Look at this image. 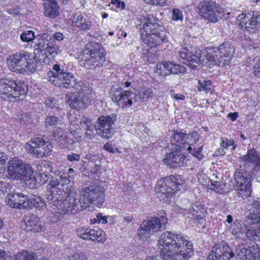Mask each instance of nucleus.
I'll return each instance as SVG.
<instances>
[{"label": "nucleus", "mask_w": 260, "mask_h": 260, "mask_svg": "<svg viewBox=\"0 0 260 260\" xmlns=\"http://www.w3.org/2000/svg\"><path fill=\"white\" fill-rule=\"evenodd\" d=\"M23 164L21 160L16 157L9 159L7 169L9 175L12 177L18 175L19 170L21 169Z\"/></svg>", "instance_id": "cd10ccee"}, {"label": "nucleus", "mask_w": 260, "mask_h": 260, "mask_svg": "<svg viewBox=\"0 0 260 260\" xmlns=\"http://www.w3.org/2000/svg\"><path fill=\"white\" fill-rule=\"evenodd\" d=\"M184 182L183 177L179 175H171L159 180L155 190L159 197L167 202L174 193L184 189Z\"/></svg>", "instance_id": "1a4fd4ad"}, {"label": "nucleus", "mask_w": 260, "mask_h": 260, "mask_svg": "<svg viewBox=\"0 0 260 260\" xmlns=\"http://www.w3.org/2000/svg\"><path fill=\"white\" fill-rule=\"evenodd\" d=\"M26 231H34L35 232H38V226L40 225L38 224V218L36 216H32L30 217H26L24 219Z\"/></svg>", "instance_id": "2f4dec72"}, {"label": "nucleus", "mask_w": 260, "mask_h": 260, "mask_svg": "<svg viewBox=\"0 0 260 260\" xmlns=\"http://www.w3.org/2000/svg\"><path fill=\"white\" fill-rule=\"evenodd\" d=\"M199 13L205 19L212 22H217L220 16L219 15V7L213 2H203L198 5Z\"/></svg>", "instance_id": "2eb2a0df"}, {"label": "nucleus", "mask_w": 260, "mask_h": 260, "mask_svg": "<svg viewBox=\"0 0 260 260\" xmlns=\"http://www.w3.org/2000/svg\"><path fill=\"white\" fill-rule=\"evenodd\" d=\"M60 118L55 116H48L45 118V126L46 127H53L60 124Z\"/></svg>", "instance_id": "ea45409f"}, {"label": "nucleus", "mask_w": 260, "mask_h": 260, "mask_svg": "<svg viewBox=\"0 0 260 260\" xmlns=\"http://www.w3.org/2000/svg\"><path fill=\"white\" fill-rule=\"evenodd\" d=\"M247 171L243 170L242 169H237L234 173V177L236 183H243L246 181H250V178Z\"/></svg>", "instance_id": "473e14b6"}, {"label": "nucleus", "mask_w": 260, "mask_h": 260, "mask_svg": "<svg viewBox=\"0 0 260 260\" xmlns=\"http://www.w3.org/2000/svg\"><path fill=\"white\" fill-rule=\"evenodd\" d=\"M141 38L144 43L151 47L167 41L165 34H141Z\"/></svg>", "instance_id": "4be33fe9"}, {"label": "nucleus", "mask_w": 260, "mask_h": 260, "mask_svg": "<svg viewBox=\"0 0 260 260\" xmlns=\"http://www.w3.org/2000/svg\"><path fill=\"white\" fill-rule=\"evenodd\" d=\"M145 2L150 5L159 6H164L166 4V0H144Z\"/></svg>", "instance_id": "6e6d98bb"}, {"label": "nucleus", "mask_w": 260, "mask_h": 260, "mask_svg": "<svg viewBox=\"0 0 260 260\" xmlns=\"http://www.w3.org/2000/svg\"><path fill=\"white\" fill-rule=\"evenodd\" d=\"M46 166L48 167V169L49 171H50L51 170V168L49 167V164L48 162L46 161L44 162H42L41 165H40V167L41 168V169L40 170V172L39 173V175L42 179L43 180V183L46 182L48 181L50 176V175L47 173V171H44L42 169L43 167L46 168Z\"/></svg>", "instance_id": "79ce46f5"}, {"label": "nucleus", "mask_w": 260, "mask_h": 260, "mask_svg": "<svg viewBox=\"0 0 260 260\" xmlns=\"http://www.w3.org/2000/svg\"><path fill=\"white\" fill-rule=\"evenodd\" d=\"M6 203L11 207L18 209H31L33 207L41 210L44 209L46 204L39 195L28 196L22 192L8 193Z\"/></svg>", "instance_id": "6e6552de"}, {"label": "nucleus", "mask_w": 260, "mask_h": 260, "mask_svg": "<svg viewBox=\"0 0 260 260\" xmlns=\"http://www.w3.org/2000/svg\"><path fill=\"white\" fill-rule=\"evenodd\" d=\"M144 19L146 21L143 25V30L141 27V31L145 32H162L165 30V27L157 23L158 19L150 14H147L144 16Z\"/></svg>", "instance_id": "aec40b11"}, {"label": "nucleus", "mask_w": 260, "mask_h": 260, "mask_svg": "<svg viewBox=\"0 0 260 260\" xmlns=\"http://www.w3.org/2000/svg\"><path fill=\"white\" fill-rule=\"evenodd\" d=\"M185 133L181 132H176L171 138V147L176 146L181 149L186 148L185 146Z\"/></svg>", "instance_id": "c756f323"}, {"label": "nucleus", "mask_w": 260, "mask_h": 260, "mask_svg": "<svg viewBox=\"0 0 260 260\" xmlns=\"http://www.w3.org/2000/svg\"><path fill=\"white\" fill-rule=\"evenodd\" d=\"M116 119L115 114L99 117L94 126L99 135L106 139L111 138L113 134L112 130Z\"/></svg>", "instance_id": "f8f14e48"}, {"label": "nucleus", "mask_w": 260, "mask_h": 260, "mask_svg": "<svg viewBox=\"0 0 260 260\" xmlns=\"http://www.w3.org/2000/svg\"><path fill=\"white\" fill-rule=\"evenodd\" d=\"M34 173V170L28 164H23L21 169L19 170L18 175H20L26 178H30Z\"/></svg>", "instance_id": "4c0bfd02"}, {"label": "nucleus", "mask_w": 260, "mask_h": 260, "mask_svg": "<svg viewBox=\"0 0 260 260\" xmlns=\"http://www.w3.org/2000/svg\"><path fill=\"white\" fill-rule=\"evenodd\" d=\"M37 255L34 253H29L22 250L15 255H9L6 252H0V260H37Z\"/></svg>", "instance_id": "5701e85b"}, {"label": "nucleus", "mask_w": 260, "mask_h": 260, "mask_svg": "<svg viewBox=\"0 0 260 260\" xmlns=\"http://www.w3.org/2000/svg\"><path fill=\"white\" fill-rule=\"evenodd\" d=\"M69 260H88L85 256L82 254H75L69 257Z\"/></svg>", "instance_id": "4d7b16f0"}, {"label": "nucleus", "mask_w": 260, "mask_h": 260, "mask_svg": "<svg viewBox=\"0 0 260 260\" xmlns=\"http://www.w3.org/2000/svg\"><path fill=\"white\" fill-rule=\"evenodd\" d=\"M48 81L56 86L75 89L76 93L68 92L65 100L72 109L85 108L95 98L92 90L81 81H78L73 74L64 72L58 64L53 66L52 70L48 73Z\"/></svg>", "instance_id": "f03ea898"}, {"label": "nucleus", "mask_w": 260, "mask_h": 260, "mask_svg": "<svg viewBox=\"0 0 260 260\" xmlns=\"http://www.w3.org/2000/svg\"><path fill=\"white\" fill-rule=\"evenodd\" d=\"M242 224L238 220H236L230 226L229 230L230 232L236 236H239L240 234L245 233L246 229L243 227Z\"/></svg>", "instance_id": "c9c22d12"}, {"label": "nucleus", "mask_w": 260, "mask_h": 260, "mask_svg": "<svg viewBox=\"0 0 260 260\" xmlns=\"http://www.w3.org/2000/svg\"><path fill=\"white\" fill-rule=\"evenodd\" d=\"M35 34H21L20 38L23 42H29L35 40L36 37H41L40 35L36 37Z\"/></svg>", "instance_id": "49530a36"}, {"label": "nucleus", "mask_w": 260, "mask_h": 260, "mask_svg": "<svg viewBox=\"0 0 260 260\" xmlns=\"http://www.w3.org/2000/svg\"><path fill=\"white\" fill-rule=\"evenodd\" d=\"M109 95L112 101L122 108L127 106H130L133 104L131 99L132 92L128 90L123 91L122 88L119 85L112 86L109 90Z\"/></svg>", "instance_id": "4468645a"}, {"label": "nucleus", "mask_w": 260, "mask_h": 260, "mask_svg": "<svg viewBox=\"0 0 260 260\" xmlns=\"http://www.w3.org/2000/svg\"><path fill=\"white\" fill-rule=\"evenodd\" d=\"M80 123H84L86 127H90L92 126V122L90 118L86 117H83L80 121Z\"/></svg>", "instance_id": "052dcab7"}, {"label": "nucleus", "mask_w": 260, "mask_h": 260, "mask_svg": "<svg viewBox=\"0 0 260 260\" xmlns=\"http://www.w3.org/2000/svg\"><path fill=\"white\" fill-rule=\"evenodd\" d=\"M111 4L114 5L117 8L124 9L125 8V3L121 2V0H111Z\"/></svg>", "instance_id": "13d9d810"}, {"label": "nucleus", "mask_w": 260, "mask_h": 260, "mask_svg": "<svg viewBox=\"0 0 260 260\" xmlns=\"http://www.w3.org/2000/svg\"><path fill=\"white\" fill-rule=\"evenodd\" d=\"M27 91V86L23 81L0 79V95L4 100L11 102L22 100Z\"/></svg>", "instance_id": "0eeeda50"}, {"label": "nucleus", "mask_w": 260, "mask_h": 260, "mask_svg": "<svg viewBox=\"0 0 260 260\" xmlns=\"http://www.w3.org/2000/svg\"><path fill=\"white\" fill-rule=\"evenodd\" d=\"M258 250L257 248L247 247L244 245H239L237 247L235 253L234 257H237L240 259H255L258 256Z\"/></svg>", "instance_id": "412c9836"}, {"label": "nucleus", "mask_w": 260, "mask_h": 260, "mask_svg": "<svg viewBox=\"0 0 260 260\" xmlns=\"http://www.w3.org/2000/svg\"><path fill=\"white\" fill-rule=\"evenodd\" d=\"M189 204L190 205L189 207H186L184 208V210L188 211V212L191 213L192 215H197L198 213H206L205 208L201 206V205L195 204L192 205L190 203H189Z\"/></svg>", "instance_id": "a19ab883"}, {"label": "nucleus", "mask_w": 260, "mask_h": 260, "mask_svg": "<svg viewBox=\"0 0 260 260\" xmlns=\"http://www.w3.org/2000/svg\"><path fill=\"white\" fill-rule=\"evenodd\" d=\"M144 55L147 60L151 63H154L157 60L156 54L153 52H147Z\"/></svg>", "instance_id": "3c124183"}, {"label": "nucleus", "mask_w": 260, "mask_h": 260, "mask_svg": "<svg viewBox=\"0 0 260 260\" xmlns=\"http://www.w3.org/2000/svg\"><path fill=\"white\" fill-rule=\"evenodd\" d=\"M160 253L164 260H188L194 252L191 241L181 234L166 232L161 235Z\"/></svg>", "instance_id": "39448f33"}, {"label": "nucleus", "mask_w": 260, "mask_h": 260, "mask_svg": "<svg viewBox=\"0 0 260 260\" xmlns=\"http://www.w3.org/2000/svg\"><path fill=\"white\" fill-rule=\"evenodd\" d=\"M211 185L214 187L213 189L218 190L220 188H221L222 184L221 182L218 181H214L213 182H211Z\"/></svg>", "instance_id": "69168bd1"}, {"label": "nucleus", "mask_w": 260, "mask_h": 260, "mask_svg": "<svg viewBox=\"0 0 260 260\" xmlns=\"http://www.w3.org/2000/svg\"><path fill=\"white\" fill-rule=\"evenodd\" d=\"M212 82L210 80H203L198 81V89L199 91H205L208 92L210 90V86H211Z\"/></svg>", "instance_id": "37998d69"}, {"label": "nucleus", "mask_w": 260, "mask_h": 260, "mask_svg": "<svg viewBox=\"0 0 260 260\" xmlns=\"http://www.w3.org/2000/svg\"><path fill=\"white\" fill-rule=\"evenodd\" d=\"M47 189L51 192L47 195L48 203L67 215L74 214L91 204L100 207L105 201L103 190L92 182L84 185L78 202L76 198L77 196L76 190L69 187L56 179L51 178Z\"/></svg>", "instance_id": "f257e3e1"}, {"label": "nucleus", "mask_w": 260, "mask_h": 260, "mask_svg": "<svg viewBox=\"0 0 260 260\" xmlns=\"http://www.w3.org/2000/svg\"><path fill=\"white\" fill-rule=\"evenodd\" d=\"M240 160L245 169L260 170V153L254 148L248 149L245 155L240 156Z\"/></svg>", "instance_id": "a211bd4d"}, {"label": "nucleus", "mask_w": 260, "mask_h": 260, "mask_svg": "<svg viewBox=\"0 0 260 260\" xmlns=\"http://www.w3.org/2000/svg\"><path fill=\"white\" fill-rule=\"evenodd\" d=\"M199 140L198 134L196 132H192L189 134H185V146L186 148L197 143Z\"/></svg>", "instance_id": "58836bf2"}, {"label": "nucleus", "mask_w": 260, "mask_h": 260, "mask_svg": "<svg viewBox=\"0 0 260 260\" xmlns=\"http://www.w3.org/2000/svg\"><path fill=\"white\" fill-rule=\"evenodd\" d=\"M245 235L249 240L260 241V214L247 215L243 222Z\"/></svg>", "instance_id": "ddd939ff"}, {"label": "nucleus", "mask_w": 260, "mask_h": 260, "mask_svg": "<svg viewBox=\"0 0 260 260\" xmlns=\"http://www.w3.org/2000/svg\"><path fill=\"white\" fill-rule=\"evenodd\" d=\"M237 22L242 30L250 31V29L260 28V15L257 13H242L238 16Z\"/></svg>", "instance_id": "dca6fc26"}, {"label": "nucleus", "mask_w": 260, "mask_h": 260, "mask_svg": "<svg viewBox=\"0 0 260 260\" xmlns=\"http://www.w3.org/2000/svg\"><path fill=\"white\" fill-rule=\"evenodd\" d=\"M202 148L203 146H201L200 147H199L198 148H194L192 150L191 146H188L187 147V150L190 153H191L193 156L198 158L199 160H200L203 157V156L202 152Z\"/></svg>", "instance_id": "a18cd8bd"}, {"label": "nucleus", "mask_w": 260, "mask_h": 260, "mask_svg": "<svg viewBox=\"0 0 260 260\" xmlns=\"http://www.w3.org/2000/svg\"><path fill=\"white\" fill-rule=\"evenodd\" d=\"M248 198L247 210L249 211V214L248 215H250L252 213L260 214V198L252 196Z\"/></svg>", "instance_id": "7c9ffc66"}, {"label": "nucleus", "mask_w": 260, "mask_h": 260, "mask_svg": "<svg viewBox=\"0 0 260 260\" xmlns=\"http://www.w3.org/2000/svg\"><path fill=\"white\" fill-rule=\"evenodd\" d=\"M169 152H167L164 161L171 168H177L182 166L185 158L182 149L176 146L171 147Z\"/></svg>", "instance_id": "6ab92c4d"}, {"label": "nucleus", "mask_w": 260, "mask_h": 260, "mask_svg": "<svg viewBox=\"0 0 260 260\" xmlns=\"http://www.w3.org/2000/svg\"><path fill=\"white\" fill-rule=\"evenodd\" d=\"M35 54L27 51L10 55L7 58L9 68L14 72L26 74L34 73L37 67L36 57L44 64H49L58 54V47L50 45L43 40L36 43Z\"/></svg>", "instance_id": "7ed1b4c3"}, {"label": "nucleus", "mask_w": 260, "mask_h": 260, "mask_svg": "<svg viewBox=\"0 0 260 260\" xmlns=\"http://www.w3.org/2000/svg\"><path fill=\"white\" fill-rule=\"evenodd\" d=\"M44 15L50 18H54L59 14V6L56 0H44Z\"/></svg>", "instance_id": "393cba45"}, {"label": "nucleus", "mask_w": 260, "mask_h": 260, "mask_svg": "<svg viewBox=\"0 0 260 260\" xmlns=\"http://www.w3.org/2000/svg\"><path fill=\"white\" fill-rule=\"evenodd\" d=\"M46 105L51 108H53L55 106L56 101L53 98H48L45 101Z\"/></svg>", "instance_id": "bf43d9fd"}, {"label": "nucleus", "mask_w": 260, "mask_h": 260, "mask_svg": "<svg viewBox=\"0 0 260 260\" xmlns=\"http://www.w3.org/2000/svg\"><path fill=\"white\" fill-rule=\"evenodd\" d=\"M189 46L183 45L179 51V56L183 60L184 63L190 68L195 69L200 67L204 60V57L206 59L213 62L215 64L224 66L229 64L233 57L235 48L230 42L223 43L218 47H208L205 50L200 51V56L195 51L194 54Z\"/></svg>", "instance_id": "20e7f679"}, {"label": "nucleus", "mask_w": 260, "mask_h": 260, "mask_svg": "<svg viewBox=\"0 0 260 260\" xmlns=\"http://www.w3.org/2000/svg\"><path fill=\"white\" fill-rule=\"evenodd\" d=\"M71 20L76 26L82 30H89L92 25L91 22L87 19V15L85 13H75L73 15Z\"/></svg>", "instance_id": "b1692460"}, {"label": "nucleus", "mask_w": 260, "mask_h": 260, "mask_svg": "<svg viewBox=\"0 0 260 260\" xmlns=\"http://www.w3.org/2000/svg\"><path fill=\"white\" fill-rule=\"evenodd\" d=\"M72 135H68L63 133L61 129L57 133H53V137L57 141L58 145L62 148H70L74 143V141L71 138Z\"/></svg>", "instance_id": "a878e982"}, {"label": "nucleus", "mask_w": 260, "mask_h": 260, "mask_svg": "<svg viewBox=\"0 0 260 260\" xmlns=\"http://www.w3.org/2000/svg\"><path fill=\"white\" fill-rule=\"evenodd\" d=\"M104 148L107 151L112 153H120L121 151L116 148H114L112 145L107 143L104 146Z\"/></svg>", "instance_id": "5fc2aeb1"}, {"label": "nucleus", "mask_w": 260, "mask_h": 260, "mask_svg": "<svg viewBox=\"0 0 260 260\" xmlns=\"http://www.w3.org/2000/svg\"><path fill=\"white\" fill-rule=\"evenodd\" d=\"M9 191V185L5 182L0 181V196L8 193Z\"/></svg>", "instance_id": "8fccbe9b"}, {"label": "nucleus", "mask_w": 260, "mask_h": 260, "mask_svg": "<svg viewBox=\"0 0 260 260\" xmlns=\"http://www.w3.org/2000/svg\"><path fill=\"white\" fill-rule=\"evenodd\" d=\"M167 221L165 216H161L160 218L154 217L143 221L138 229V234L140 238L144 241L147 239L151 234L158 231L161 225L166 224Z\"/></svg>", "instance_id": "9b49d317"}, {"label": "nucleus", "mask_w": 260, "mask_h": 260, "mask_svg": "<svg viewBox=\"0 0 260 260\" xmlns=\"http://www.w3.org/2000/svg\"><path fill=\"white\" fill-rule=\"evenodd\" d=\"M183 14L178 9H173L172 10V19L175 21L182 20Z\"/></svg>", "instance_id": "de8ad7c7"}, {"label": "nucleus", "mask_w": 260, "mask_h": 260, "mask_svg": "<svg viewBox=\"0 0 260 260\" xmlns=\"http://www.w3.org/2000/svg\"><path fill=\"white\" fill-rule=\"evenodd\" d=\"M206 213H198L197 215H194L193 216H196V220L198 221V224L200 225H202L203 223L204 219V217L205 216Z\"/></svg>", "instance_id": "e2e57ef3"}, {"label": "nucleus", "mask_w": 260, "mask_h": 260, "mask_svg": "<svg viewBox=\"0 0 260 260\" xmlns=\"http://www.w3.org/2000/svg\"><path fill=\"white\" fill-rule=\"evenodd\" d=\"M80 64L87 69H94L102 67L105 61V50L99 43H87L78 55Z\"/></svg>", "instance_id": "423d86ee"}, {"label": "nucleus", "mask_w": 260, "mask_h": 260, "mask_svg": "<svg viewBox=\"0 0 260 260\" xmlns=\"http://www.w3.org/2000/svg\"><path fill=\"white\" fill-rule=\"evenodd\" d=\"M91 222L92 223L97 222H102L103 224L107 223V219L106 216H103L102 213H98L96 215V218L91 219Z\"/></svg>", "instance_id": "09e8293b"}, {"label": "nucleus", "mask_w": 260, "mask_h": 260, "mask_svg": "<svg viewBox=\"0 0 260 260\" xmlns=\"http://www.w3.org/2000/svg\"><path fill=\"white\" fill-rule=\"evenodd\" d=\"M225 153L223 148H218L215 151V154L216 155H223Z\"/></svg>", "instance_id": "338daca9"}, {"label": "nucleus", "mask_w": 260, "mask_h": 260, "mask_svg": "<svg viewBox=\"0 0 260 260\" xmlns=\"http://www.w3.org/2000/svg\"><path fill=\"white\" fill-rule=\"evenodd\" d=\"M8 159L7 155L4 152L0 153V165H3Z\"/></svg>", "instance_id": "0e129e2a"}, {"label": "nucleus", "mask_w": 260, "mask_h": 260, "mask_svg": "<svg viewBox=\"0 0 260 260\" xmlns=\"http://www.w3.org/2000/svg\"><path fill=\"white\" fill-rule=\"evenodd\" d=\"M44 136L32 138L25 144V149L28 152L36 158H42L49 155L52 149V146L49 141L44 139Z\"/></svg>", "instance_id": "9d476101"}, {"label": "nucleus", "mask_w": 260, "mask_h": 260, "mask_svg": "<svg viewBox=\"0 0 260 260\" xmlns=\"http://www.w3.org/2000/svg\"><path fill=\"white\" fill-rule=\"evenodd\" d=\"M167 65V61L158 63L156 67V72L162 76L169 75Z\"/></svg>", "instance_id": "c03bdc74"}, {"label": "nucleus", "mask_w": 260, "mask_h": 260, "mask_svg": "<svg viewBox=\"0 0 260 260\" xmlns=\"http://www.w3.org/2000/svg\"><path fill=\"white\" fill-rule=\"evenodd\" d=\"M236 189L243 199L249 197L252 191L250 181L236 183Z\"/></svg>", "instance_id": "c85d7f7f"}, {"label": "nucleus", "mask_w": 260, "mask_h": 260, "mask_svg": "<svg viewBox=\"0 0 260 260\" xmlns=\"http://www.w3.org/2000/svg\"><path fill=\"white\" fill-rule=\"evenodd\" d=\"M228 117L231 118L232 121H235L238 117V114L236 112H231L228 114Z\"/></svg>", "instance_id": "774afa93"}, {"label": "nucleus", "mask_w": 260, "mask_h": 260, "mask_svg": "<svg viewBox=\"0 0 260 260\" xmlns=\"http://www.w3.org/2000/svg\"><path fill=\"white\" fill-rule=\"evenodd\" d=\"M91 234V241H97L99 242L103 243L107 239L105 232L98 227H94L93 229H92Z\"/></svg>", "instance_id": "72a5a7b5"}, {"label": "nucleus", "mask_w": 260, "mask_h": 260, "mask_svg": "<svg viewBox=\"0 0 260 260\" xmlns=\"http://www.w3.org/2000/svg\"><path fill=\"white\" fill-rule=\"evenodd\" d=\"M167 67L168 74H179L186 72V69L184 66H180L179 64L175 63L173 62L167 61Z\"/></svg>", "instance_id": "f704fd0d"}, {"label": "nucleus", "mask_w": 260, "mask_h": 260, "mask_svg": "<svg viewBox=\"0 0 260 260\" xmlns=\"http://www.w3.org/2000/svg\"><path fill=\"white\" fill-rule=\"evenodd\" d=\"M80 155L73 152L69 154L67 156V159L70 162H74L80 160Z\"/></svg>", "instance_id": "864d4df0"}, {"label": "nucleus", "mask_w": 260, "mask_h": 260, "mask_svg": "<svg viewBox=\"0 0 260 260\" xmlns=\"http://www.w3.org/2000/svg\"><path fill=\"white\" fill-rule=\"evenodd\" d=\"M234 141L233 139L227 138H221V146L223 149H228L230 146L234 145Z\"/></svg>", "instance_id": "603ef678"}, {"label": "nucleus", "mask_w": 260, "mask_h": 260, "mask_svg": "<svg viewBox=\"0 0 260 260\" xmlns=\"http://www.w3.org/2000/svg\"><path fill=\"white\" fill-rule=\"evenodd\" d=\"M77 232L79 237L86 240H91L92 229L89 227L79 228L77 230Z\"/></svg>", "instance_id": "e433bc0d"}, {"label": "nucleus", "mask_w": 260, "mask_h": 260, "mask_svg": "<svg viewBox=\"0 0 260 260\" xmlns=\"http://www.w3.org/2000/svg\"><path fill=\"white\" fill-rule=\"evenodd\" d=\"M154 93L151 88H143L138 92H136L131 99L134 103H140L147 101L150 98L153 97Z\"/></svg>", "instance_id": "bb28decb"}, {"label": "nucleus", "mask_w": 260, "mask_h": 260, "mask_svg": "<svg viewBox=\"0 0 260 260\" xmlns=\"http://www.w3.org/2000/svg\"><path fill=\"white\" fill-rule=\"evenodd\" d=\"M253 70L255 75L260 77V59L255 63L254 66Z\"/></svg>", "instance_id": "680f3d73"}, {"label": "nucleus", "mask_w": 260, "mask_h": 260, "mask_svg": "<svg viewBox=\"0 0 260 260\" xmlns=\"http://www.w3.org/2000/svg\"><path fill=\"white\" fill-rule=\"evenodd\" d=\"M235 256V253L225 242L216 244L210 252L208 260H229Z\"/></svg>", "instance_id": "f3484780"}]
</instances>
